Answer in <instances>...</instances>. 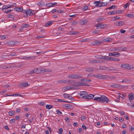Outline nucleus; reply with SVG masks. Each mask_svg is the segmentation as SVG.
Returning a JSON list of instances; mask_svg holds the SVG:
<instances>
[{
    "label": "nucleus",
    "instance_id": "nucleus-1",
    "mask_svg": "<svg viewBox=\"0 0 134 134\" xmlns=\"http://www.w3.org/2000/svg\"><path fill=\"white\" fill-rule=\"evenodd\" d=\"M93 76L96 78L100 79H105L107 78V76L105 75H102L100 74L94 75Z\"/></svg>",
    "mask_w": 134,
    "mask_h": 134
},
{
    "label": "nucleus",
    "instance_id": "nucleus-2",
    "mask_svg": "<svg viewBox=\"0 0 134 134\" xmlns=\"http://www.w3.org/2000/svg\"><path fill=\"white\" fill-rule=\"evenodd\" d=\"M120 67L123 69H127L130 70L133 67L131 66H129V64H122L121 65Z\"/></svg>",
    "mask_w": 134,
    "mask_h": 134
},
{
    "label": "nucleus",
    "instance_id": "nucleus-3",
    "mask_svg": "<svg viewBox=\"0 0 134 134\" xmlns=\"http://www.w3.org/2000/svg\"><path fill=\"white\" fill-rule=\"evenodd\" d=\"M80 94L81 98L86 99V96L87 95V93L85 91H81Z\"/></svg>",
    "mask_w": 134,
    "mask_h": 134
},
{
    "label": "nucleus",
    "instance_id": "nucleus-4",
    "mask_svg": "<svg viewBox=\"0 0 134 134\" xmlns=\"http://www.w3.org/2000/svg\"><path fill=\"white\" fill-rule=\"evenodd\" d=\"M101 101L103 102H105L108 103L109 101L108 99L105 96H101Z\"/></svg>",
    "mask_w": 134,
    "mask_h": 134
},
{
    "label": "nucleus",
    "instance_id": "nucleus-5",
    "mask_svg": "<svg viewBox=\"0 0 134 134\" xmlns=\"http://www.w3.org/2000/svg\"><path fill=\"white\" fill-rule=\"evenodd\" d=\"M109 56H114L115 57H118L120 56V53L117 52H114L113 53H109Z\"/></svg>",
    "mask_w": 134,
    "mask_h": 134
},
{
    "label": "nucleus",
    "instance_id": "nucleus-6",
    "mask_svg": "<svg viewBox=\"0 0 134 134\" xmlns=\"http://www.w3.org/2000/svg\"><path fill=\"white\" fill-rule=\"evenodd\" d=\"M29 85L28 83L23 82L20 83L18 85V87H26Z\"/></svg>",
    "mask_w": 134,
    "mask_h": 134
},
{
    "label": "nucleus",
    "instance_id": "nucleus-7",
    "mask_svg": "<svg viewBox=\"0 0 134 134\" xmlns=\"http://www.w3.org/2000/svg\"><path fill=\"white\" fill-rule=\"evenodd\" d=\"M134 98V94L132 93H130L129 95V100L130 102Z\"/></svg>",
    "mask_w": 134,
    "mask_h": 134
},
{
    "label": "nucleus",
    "instance_id": "nucleus-8",
    "mask_svg": "<svg viewBox=\"0 0 134 134\" xmlns=\"http://www.w3.org/2000/svg\"><path fill=\"white\" fill-rule=\"evenodd\" d=\"M18 42L16 41L15 42L9 41L7 42V44L8 45H13L16 44H18Z\"/></svg>",
    "mask_w": 134,
    "mask_h": 134
},
{
    "label": "nucleus",
    "instance_id": "nucleus-9",
    "mask_svg": "<svg viewBox=\"0 0 134 134\" xmlns=\"http://www.w3.org/2000/svg\"><path fill=\"white\" fill-rule=\"evenodd\" d=\"M111 86L112 87L116 88H120L121 87H122L120 85L118 84H113L111 85Z\"/></svg>",
    "mask_w": 134,
    "mask_h": 134
},
{
    "label": "nucleus",
    "instance_id": "nucleus-10",
    "mask_svg": "<svg viewBox=\"0 0 134 134\" xmlns=\"http://www.w3.org/2000/svg\"><path fill=\"white\" fill-rule=\"evenodd\" d=\"M89 62L91 63H101V61L99 60H90Z\"/></svg>",
    "mask_w": 134,
    "mask_h": 134
},
{
    "label": "nucleus",
    "instance_id": "nucleus-11",
    "mask_svg": "<svg viewBox=\"0 0 134 134\" xmlns=\"http://www.w3.org/2000/svg\"><path fill=\"white\" fill-rule=\"evenodd\" d=\"M102 40L103 41L108 42H111L112 41V39L111 38H103L102 39Z\"/></svg>",
    "mask_w": 134,
    "mask_h": 134
},
{
    "label": "nucleus",
    "instance_id": "nucleus-12",
    "mask_svg": "<svg viewBox=\"0 0 134 134\" xmlns=\"http://www.w3.org/2000/svg\"><path fill=\"white\" fill-rule=\"evenodd\" d=\"M125 23L124 21H120L116 23V25L117 26H121L124 24Z\"/></svg>",
    "mask_w": 134,
    "mask_h": 134
},
{
    "label": "nucleus",
    "instance_id": "nucleus-13",
    "mask_svg": "<svg viewBox=\"0 0 134 134\" xmlns=\"http://www.w3.org/2000/svg\"><path fill=\"white\" fill-rule=\"evenodd\" d=\"M24 58L25 59H34L35 58V56H29V57H26L24 56Z\"/></svg>",
    "mask_w": 134,
    "mask_h": 134
},
{
    "label": "nucleus",
    "instance_id": "nucleus-14",
    "mask_svg": "<svg viewBox=\"0 0 134 134\" xmlns=\"http://www.w3.org/2000/svg\"><path fill=\"white\" fill-rule=\"evenodd\" d=\"M94 68H87L86 69L85 71L87 72H91L94 70Z\"/></svg>",
    "mask_w": 134,
    "mask_h": 134
},
{
    "label": "nucleus",
    "instance_id": "nucleus-15",
    "mask_svg": "<svg viewBox=\"0 0 134 134\" xmlns=\"http://www.w3.org/2000/svg\"><path fill=\"white\" fill-rule=\"evenodd\" d=\"M107 67L105 66H100L99 69L102 70L107 71Z\"/></svg>",
    "mask_w": 134,
    "mask_h": 134
},
{
    "label": "nucleus",
    "instance_id": "nucleus-16",
    "mask_svg": "<svg viewBox=\"0 0 134 134\" xmlns=\"http://www.w3.org/2000/svg\"><path fill=\"white\" fill-rule=\"evenodd\" d=\"M109 59V60L115 61V62H118L120 60L118 58L110 57Z\"/></svg>",
    "mask_w": 134,
    "mask_h": 134
},
{
    "label": "nucleus",
    "instance_id": "nucleus-17",
    "mask_svg": "<svg viewBox=\"0 0 134 134\" xmlns=\"http://www.w3.org/2000/svg\"><path fill=\"white\" fill-rule=\"evenodd\" d=\"M87 22V20H81L80 22V24L81 25H86Z\"/></svg>",
    "mask_w": 134,
    "mask_h": 134
},
{
    "label": "nucleus",
    "instance_id": "nucleus-18",
    "mask_svg": "<svg viewBox=\"0 0 134 134\" xmlns=\"http://www.w3.org/2000/svg\"><path fill=\"white\" fill-rule=\"evenodd\" d=\"M94 96V95L92 94H87L86 96V99H90L93 98Z\"/></svg>",
    "mask_w": 134,
    "mask_h": 134
},
{
    "label": "nucleus",
    "instance_id": "nucleus-19",
    "mask_svg": "<svg viewBox=\"0 0 134 134\" xmlns=\"http://www.w3.org/2000/svg\"><path fill=\"white\" fill-rule=\"evenodd\" d=\"M14 9L18 12H21L23 10V9L22 7L20 8L16 7L14 8Z\"/></svg>",
    "mask_w": 134,
    "mask_h": 134
},
{
    "label": "nucleus",
    "instance_id": "nucleus-20",
    "mask_svg": "<svg viewBox=\"0 0 134 134\" xmlns=\"http://www.w3.org/2000/svg\"><path fill=\"white\" fill-rule=\"evenodd\" d=\"M73 77L75 79L81 78L82 77V76L80 75H74Z\"/></svg>",
    "mask_w": 134,
    "mask_h": 134
},
{
    "label": "nucleus",
    "instance_id": "nucleus-21",
    "mask_svg": "<svg viewBox=\"0 0 134 134\" xmlns=\"http://www.w3.org/2000/svg\"><path fill=\"white\" fill-rule=\"evenodd\" d=\"M53 21H51L48 22L45 24V26L46 27H47L50 25H52Z\"/></svg>",
    "mask_w": 134,
    "mask_h": 134
},
{
    "label": "nucleus",
    "instance_id": "nucleus-22",
    "mask_svg": "<svg viewBox=\"0 0 134 134\" xmlns=\"http://www.w3.org/2000/svg\"><path fill=\"white\" fill-rule=\"evenodd\" d=\"M55 101L57 102H64L68 103H70L69 102L64 101L62 99H55Z\"/></svg>",
    "mask_w": 134,
    "mask_h": 134
},
{
    "label": "nucleus",
    "instance_id": "nucleus-23",
    "mask_svg": "<svg viewBox=\"0 0 134 134\" xmlns=\"http://www.w3.org/2000/svg\"><path fill=\"white\" fill-rule=\"evenodd\" d=\"M81 81L84 82H87L88 81H91V80L89 79H81L80 80Z\"/></svg>",
    "mask_w": 134,
    "mask_h": 134
},
{
    "label": "nucleus",
    "instance_id": "nucleus-24",
    "mask_svg": "<svg viewBox=\"0 0 134 134\" xmlns=\"http://www.w3.org/2000/svg\"><path fill=\"white\" fill-rule=\"evenodd\" d=\"M113 70H116V71L117 70H116L114 69V68L112 67H107V71H111Z\"/></svg>",
    "mask_w": 134,
    "mask_h": 134
},
{
    "label": "nucleus",
    "instance_id": "nucleus-25",
    "mask_svg": "<svg viewBox=\"0 0 134 134\" xmlns=\"http://www.w3.org/2000/svg\"><path fill=\"white\" fill-rule=\"evenodd\" d=\"M94 100L97 101H101V97H96L94 99Z\"/></svg>",
    "mask_w": 134,
    "mask_h": 134
},
{
    "label": "nucleus",
    "instance_id": "nucleus-26",
    "mask_svg": "<svg viewBox=\"0 0 134 134\" xmlns=\"http://www.w3.org/2000/svg\"><path fill=\"white\" fill-rule=\"evenodd\" d=\"M32 10L30 9H28L27 10V13L30 16H31L32 13Z\"/></svg>",
    "mask_w": 134,
    "mask_h": 134
},
{
    "label": "nucleus",
    "instance_id": "nucleus-27",
    "mask_svg": "<svg viewBox=\"0 0 134 134\" xmlns=\"http://www.w3.org/2000/svg\"><path fill=\"white\" fill-rule=\"evenodd\" d=\"M129 79L125 78L122 80V81H121V82H129Z\"/></svg>",
    "mask_w": 134,
    "mask_h": 134
},
{
    "label": "nucleus",
    "instance_id": "nucleus-28",
    "mask_svg": "<svg viewBox=\"0 0 134 134\" xmlns=\"http://www.w3.org/2000/svg\"><path fill=\"white\" fill-rule=\"evenodd\" d=\"M73 85L74 86H80V82H75Z\"/></svg>",
    "mask_w": 134,
    "mask_h": 134
},
{
    "label": "nucleus",
    "instance_id": "nucleus-29",
    "mask_svg": "<svg viewBox=\"0 0 134 134\" xmlns=\"http://www.w3.org/2000/svg\"><path fill=\"white\" fill-rule=\"evenodd\" d=\"M37 5L39 6L42 7L44 5V4L42 1H41L38 3Z\"/></svg>",
    "mask_w": 134,
    "mask_h": 134
},
{
    "label": "nucleus",
    "instance_id": "nucleus-30",
    "mask_svg": "<svg viewBox=\"0 0 134 134\" xmlns=\"http://www.w3.org/2000/svg\"><path fill=\"white\" fill-rule=\"evenodd\" d=\"M53 106L52 105H47L46 106V108L47 109H49L52 108Z\"/></svg>",
    "mask_w": 134,
    "mask_h": 134
},
{
    "label": "nucleus",
    "instance_id": "nucleus-31",
    "mask_svg": "<svg viewBox=\"0 0 134 134\" xmlns=\"http://www.w3.org/2000/svg\"><path fill=\"white\" fill-rule=\"evenodd\" d=\"M29 25L28 24H23L22 25V27L23 28H26L28 27Z\"/></svg>",
    "mask_w": 134,
    "mask_h": 134
},
{
    "label": "nucleus",
    "instance_id": "nucleus-32",
    "mask_svg": "<svg viewBox=\"0 0 134 134\" xmlns=\"http://www.w3.org/2000/svg\"><path fill=\"white\" fill-rule=\"evenodd\" d=\"M127 16L129 18H132L134 17V14H128Z\"/></svg>",
    "mask_w": 134,
    "mask_h": 134
},
{
    "label": "nucleus",
    "instance_id": "nucleus-33",
    "mask_svg": "<svg viewBox=\"0 0 134 134\" xmlns=\"http://www.w3.org/2000/svg\"><path fill=\"white\" fill-rule=\"evenodd\" d=\"M46 6L48 8L52 7V3L51 2H50L49 3H47L46 4Z\"/></svg>",
    "mask_w": 134,
    "mask_h": 134
},
{
    "label": "nucleus",
    "instance_id": "nucleus-34",
    "mask_svg": "<svg viewBox=\"0 0 134 134\" xmlns=\"http://www.w3.org/2000/svg\"><path fill=\"white\" fill-rule=\"evenodd\" d=\"M100 2V1H96L94 2L93 3L94 4H96L95 5L97 7H98V6H99V2Z\"/></svg>",
    "mask_w": 134,
    "mask_h": 134
},
{
    "label": "nucleus",
    "instance_id": "nucleus-35",
    "mask_svg": "<svg viewBox=\"0 0 134 134\" xmlns=\"http://www.w3.org/2000/svg\"><path fill=\"white\" fill-rule=\"evenodd\" d=\"M94 42V44L96 45H99L101 43L100 42H99L97 40L96 41Z\"/></svg>",
    "mask_w": 134,
    "mask_h": 134
},
{
    "label": "nucleus",
    "instance_id": "nucleus-36",
    "mask_svg": "<svg viewBox=\"0 0 134 134\" xmlns=\"http://www.w3.org/2000/svg\"><path fill=\"white\" fill-rule=\"evenodd\" d=\"M115 13V11H111L110 12H108V13L109 15H112L114 14V13Z\"/></svg>",
    "mask_w": 134,
    "mask_h": 134
},
{
    "label": "nucleus",
    "instance_id": "nucleus-37",
    "mask_svg": "<svg viewBox=\"0 0 134 134\" xmlns=\"http://www.w3.org/2000/svg\"><path fill=\"white\" fill-rule=\"evenodd\" d=\"M38 70H39V69H38V68H36V69H34V71L35 73H36L37 74V73H38V72H39V71Z\"/></svg>",
    "mask_w": 134,
    "mask_h": 134
},
{
    "label": "nucleus",
    "instance_id": "nucleus-38",
    "mask_svg": "<svg viewBox=\"0 0 134 134\" xmlns=\"http://www.w3.org/2000/svg\"><path fill=\"white\" fill-rule=\"evenodd\" d=\"M65 89L66 90H71L73 89V88L71 87L70 86H68L65 87Z\"/></svg>",
    "mask_w": 134,
    "mask_h": 134
},
{
    "label": "nucleus",
    "instance_id": "nucleus-39",
    "mask_svg": "<svg viewBox=\"0 0 134 134\" xmlns=\"http://www.w3.org/2000/svg\"><path fill=\"white\" fill-rule=\"evenodd\" d=\"M9 114L10 116H12L14 115V112L13 111H11L9 112Z\"/></svg>",
    "mask_w": 134,
    "mask_h": 134
},
{
    "label": "nucleus",
    "instance_id": "nucleus-40",
    "mask_svg": "<svg viewBox=\"0 0 134 134\" xmlns=\"http://www.w3.org/2000/svg\"><path fill=\"white\" fill-rule=\"evenodd\" d=\"M69 33L71 34L75 35L76 34V31H70L69 32Z\"/></svg>",
    "mask_w": 134,
    "mask_h": 134
},
{
    "label": "nucleus",
    "instance_id": "nucleus-41",
    "mask_svg": "<svg viewBox=\"0 0 134 134\" xmlns=\"http://www.w3.org/2000/svg\"><path fill=\"white\" fill-rule=\"evenodd\" d=\"M63 96L65 98H69V96L68 94L67 93H64L63 94Z\"/></svg>",
    "mask_w": 134,
    "mask_h": 134
},
{
    "label": "nucleus",
    "instance_id": "nucleus-42",
    "mask_svg": "<svg viewBox=\"0 0 134 134\" xmlns=\"http://www.w3.org/2000/svg\"><path fill=\"white\" fill-rule=\"evenodd\" d=\"M117 7V6H116V5H112L111 7H109V8H108V9H114V8H116V7Z\"/></svg>",
    "mask_w": 134,
    "mask_h": 134
},
{
    "label": "nucleus",
    "instance_id": "nucleus-43",
    "mask_svg": "<svg viewBox=\"0 0 134 134\" xmlns=\"http://www.w3.org/2000/svg\"><path fill=\"white\" fill-rule=\"evenodd\" d=\"M121 11L120 10H116L115 11V13L116 14L121 13Z\"/></svg>",
    "mask_w": 134,
    "mask_h": 134
},
{
    "label": "nucleus",
    "instance_id": "nucleus-44",
    "mask_svg": "<svg viewBox=\"0 0 134 134\" xmlns=\"http://www.w3.org/2000/svg\"><path fill=\"white\" fill-rule=\"evenodd\" d=\"M58 133L59 134H61L63 132V129L62 128H60L58 130Z\"/></svg>",
    "mask_w": 134,
    "mask_h": 134
},
{
    "label": "nucleus",
    "instance_id": "nucleus-45",
    "mask_svg": "<svg viewBox=\"0 0 134 134\" xmlns=\"http://www.w3.org/2000/svg\"><path fill=\"white\" fill-rule=\"evenodd\" d=\"M83 7V9L84 11L86 10L88 8V7L87 6H84Z\"/></svg>",
    "mask_w": 134,
    "mask_h": 134
},
{
    "label": "nucleus",
    "instance_id": "nucleus-46",
    "mask_svg": "<svg viewBox=\"0 0 134 134\" xmlns=\"http://www.w3.org/2000/svg\"><path fill=\"white\" fill-rule=\"evenodd\" d=\"M65 120L67 122H69L70 120L69 118L68 117H66L65 118Z\"/></svg>",
    "mask_w": 134,
    "mask_h": 134
},
{
    "label": "nucleus",
    "instance_id": "nucleus-47",
    "mask_svg": "<svg viewBox=\"0 0 134 134\" xmlns=\"http://www.w3.org/2000/svg\"><path fill=\"white\" fill-rule=\"evenodd\" d=\"M7 7H8V6L6 5H4L3 6L2 8L1 9L2 10H4V9H7Z\"/></svg>",
    "mask_w": 134,
    "mask_h": 134
},
{
    "label": "nucleus",
    "instance_id": "nucleus-48",
    "mask_svg": "<svg viewBox=\"0 0 134 134\" xmlns=\"http://www.w3.org/2000/svg\"><path fill=\"white\" fill-rule=\"evenodd\" d=\"M86 83L83 82H80V86H85L86 85Z\"/></svg>",
    "mask_w": 134,
    "mask_h": 134
},
{
    "label": "nucleus",
    "instance_id": "nucleus-49",
    "mask_svg": "<svg viewBox=\"0 0 134 134\" xmlns=\"http://www.w3.org/2000/svg\"><path fill=\"white\" fill-rule=\"evenodd\" d=\"M45 37L44 36H38L36 37V38H44Z\"/></svg>",
    "mask_w": 134,
    "mask_h": 134
},
{
    "label": "nucleus",
    "instance_id": "nucleus-50",
    "mask_svg": "<svg viewBox=\"0 0 134 134\" xmlns=\"http://www.w3.org/2000/svg\"><path fill=\"white\" fill-rule=\"evenodd\" d=\"M66 107H68L69 109H71L72 108V105L69 104H67Z\"/></svg>",
    "mask_w": 134,
    "mask_h": 134
},
{
    "label": "nucleus",
    "instance_id": "nucleus-51",
    "mask_svg": "<svg viewBox=\"0 0 134 134\" xmlns=\"http://www.w3.org/2000/svg\"><path fill=\"white\" fill-rule=\"evenodd\" d=\"M101 55H96L95 56V57L97 58L100 59Z\"/></svg>",
    "mask_w": 134,
    "mask_h": 134
},
{
    "label": "nucleus",
    "instance_id": "nucleus-52",
    "mask_svg": "<svg viewBox=\"0 0 134 134\" xmlns=\"http://www.w3.org/2000/svg\"><path fill=\"white\" fill-rule=\"evenodd\" d=\"M103 3H102V2H99V6H98V7H100L103 6Z\"/></svg>",
    "mask_w": 134,
    "mask_h": 134
},
{
    "label": "nucleus",
    "instance_id": "nucleus-53",
    "mask_svg": "<svg viewBox=\"0 0 134 134\" xmlns=\"http://www.w3.org/2000/svg\"><path fill=\"white\" fill-rule=\"evenodd\" d=\"M126 49H127V48H126V47H124L123 48H120V51L122 50V51H125Z\"/></svg>",
    "mask_w": 134,
    "mask_h": 134
},
{
    "label": "nucleus",
    "instance_id": "nucleus-54",
    "mask_svg": "<svg viewBox=\"0 0 134 134\" xmlns=\"http://www.w3.org/2000/svg\"><path fill=\"white\" fill-rule=\"evenodd\" d=\"M103 0L102 1V3H103V6H105L107 4V2H104L103 1Z\"/></svg>",
    "mask_w": 134,
    "mask_h": 134
},
{
    "label": "nucleus",
    "instance_id": "nucleus-55",
    "mask_svg": "<svg viewBox=\"0 0 134 134\" xmlns=\"http://www.w3.org/2000/svg\"><path fill=\"white\" fill-rule=\"evenodd\" d=\"M56 111L57 113L58 114H62V113L59 110H57Z\"/></svg>",
    "mask_w": 134,
    "mask_h": 134
},
{
    "label": "nucleus",
    "instance_id": "nucleus-56",
    "mask_svg": "<svg viewBox=\"0 0 134 134\" xmlns=\"http://www.w3.org/2000/svg\"><path fill=\"white\" fill-rule=\"evenodd\" d=\"M15 121L14 119H12L10 120V122L11 123H14V122H15Z\"/></svg>",
    "mask_w": 134,
    "mask_h": 134
},
{
    "label": "nucleus",
    "instance_id": "nucleus-57",
    "mask_svg": "<svg viewBox=\"0 0 134 134\" xmlns=\"http://www.w3.org/2000/svg\"><path fill=\"white\" fill-rule=\"evenodd\" d=\"M103 20V19L102 18L97 19V21L98 22L99 21H102Z\"/></svg>",
    "mask_w": 134,
    "mask_h": 134
},
{
    "label": "nucleus",
    "instance_id": "nucleus-58",
    "mask_svg": "<svg viewBox=\"0 0 134 134\" xmlns=\"http://www.w3.org/2000/svg\"><path fill=\"white\" fill-rule=\"evenodd\" d=\"M102 24H100L99 23H98V24L97 25L96 27H97L99 28V29H100V27Z\"/></svg>",
    "mask_w": 134,
    "mask_h": 134
},
{
    "label": "nucleus",
    "instance_id": "nucleus-59",
    "mask_svg": "<svg viewBox=\"0 0 134 134\" xmlns=\"http://www.w3.org/2000/svg\"><path fill=\"white\" fill-rule=\"evenodd\" d=\"M70 81L68 80H63V83H66L69 82Z\"/></svg>",
    "mask_w": 134,
    "mask_h": 134
},
{
    "label": "nucleus",
    "instance_id": "nucleus-60",
    "mask_svg": "<svg viewBox=\"0 0 134 134\" xmlns=\"http://www.w3.org/2000/svg\"><path fill=\"white\" fill-rule=\"evenodd\" d=\"M120 19V18L119 17H118L117 16H116L115 17V19H114L113 20L114 21L115 20H118L119 19Z\"/></svg>",
    "mask_w": 134,
    "mask_h": 134
},
{
    "label": "nucleus",
    "instance_id": "nucleus-61",
    "mask_svg": "<svg viewBox=\"0 0 134 134\" xmlns=\"http://www.w3.org/2000/svg\"><path fill=\"white\" fill-rule=\"evenodd\" d=\"M34 73H35L34 70L30 71L29 72V74H33Z\"/></svg>",
    "mask_w": 134,
    "mask_h": 134
},
{
    "label": "nucleus",
    "instance_id": "nucleus-62",
    "mask_svg": "<svg viewBox=\"0 0 134 134\" xmlns=\"http://www.w3.org/2000/svg\"><path fill=\"white\" fill-rule=\"evenodd\" d=\"M57 10V9H53L51 11V12H52V13H55V12H56Z\"/></svg>",
    "mask_w": 134,
    "mask_h": 134
},
{
    "label": "nucleus",
    "instance_id": "nucleus-63",
    "mask_svg": "<svg viewBox=\"0 0 134 134\" xmlns=\"http://www.w3.org/2000/svg\"><path fill=\"white\" fill-rule=\"evenodd\" d=\"M8 18H13V15L11 14H9L8 15Z\"/></svg>",
    "mask_w": 134,
    "mask_h": 134
},
{
    "label": "nucleus",
    "instance_id": "nucleus-64",
    "mask_svg": "<svg viewBox=\"0 0 134 134\" xmlns=\"http://www.w3.org/2000/svg\"><path fill=\"white\" fill-rule=\"evenodd\" d=\"M23 14H25L27 13V11L26 10H23L22 11Z\"/></svg>",
    "mask_w": 134,
    "mask_h": 134
}]
</instances>
